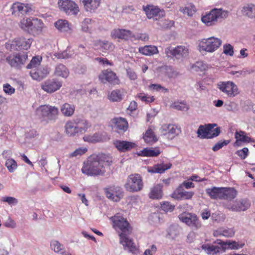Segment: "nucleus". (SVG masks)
Returning a JSON list of instances; mask_svg holds the SVG:
<instances>
[{"instance_id":"nucleus-46","label":"nucleus","mask_w":255,"mask_h":255,"mask_svg":"<svg viewBox=\"0 0 255 255\" xmlns=\"http://www.w3.org/2000/svg\"><path fill=\"white\" fill-rule=\"evenodd\" d=\"M83 140L86 142L95 143L101 141V137L99 133H95L93 135H85L83 136Z\"/></svg>"},{"instance_id":"nucleus-39","label":"nucleus","mask_w":255,"mask_h":255,"mask_svg":"<svg viewBox=\"0 0 255 255\" xmlns=\"http://www.w3.org/2000/svg\"><path fill=\"white\" fill-rule=\"evenodd\" d=\"M75 109V107L74 105L65 103L62 106L61 111L65 116L70 117L73 115Z\"/></svg>"},{"instance_id":"nucleus-51","label":"nucleus","mask_w":255,"mask_h":255,"mask_svg":"<svg viewBox=\"0 0 255 255\" xmlns=\"http://www.w3.org/2000/svg\"><path fill=\"white\" fill-rule=\"evenodd\" d=\"M194 192L191 191H182L178 192V195H175V193L173 194V197L174 198H183L184 199L188 200L192 198L194 195Z\"/></svg>"},{"instance_id":"nucleus-1","label":"nucleus","mask_w":255,"mask_h":255,"mask_svg":"<svg viewBox=\"0 0 255 255\" xmlns=\"http://www.w3.org/2000/svg\"><path fill=\"white\" fill-rule=\"evenodd\" d=\"M110 220L113 222L114 228L121 232L119 234L120 242L123 246L124 249L128 250L133 254H136L138 253V249L132 240L128 236L131 233V228L127 220L119 213L112 217Z\"/></svg>"},{"instance_id":"nucleus-33","label":"nucleus","mask_w":255,"mask_h":255,"mask_svg":"<svg viewBox=\"0 0 255 255\" xmlns=\"http://www.w3.org/2000/svg\"><path fill=\"white\" fill-rule=\"evenodd\" d=\"M160 153V151L158 148H145L139 151L138 155L141 156L155 157L157 156Z\"/></svg>"},{"instance_id":"nucleus-11","label":"nucleus","mask_w":255,"mask_h":255,"mask_svg":"<svg viewBox=\"0 0 255 255\" xmlns=\"http://www.w3.org/2000/svg\"><path fill=\"white\" fill-rule=\"evenodd\" d=\"M59 9L68 15H76L79 12L78 5L72 0H59Z\"/></svg>"},{"instance_id":"nucleus-29","label":"nucleus","mask_w":255,"mask_h":255,"mask_svg":"<svg viewBox=\"0 0 255 255\" xmlns=\"http://www.w3.org/2000/svg\"><path fill=\"white\" fill-rule=\"evenodd\" d=\"M87 11L94 12L100 6L101 0H82Z\"/></svg>"},{"instance_id":"nucleus-17","label":"nucleus","mask_w":255,"mask_h":255,"mask_svg":"<svg viewBox=\"0 0 255 255\" xmlns=\"http://www.w3.org/2000/svg\"><path fill=\"white\" fill-rule=\"evenodd\" d=\"M221 240H217L214 242V244H204L202 246V249L204 250L208 255H215L218 253L225 252V248L223 247Z\"/></svg>"},{"instance_id":"nucleus-32","label":"nucleus","mask_w":255,"mask_h":255,"mask_svg":"<svg viewBox=\"0 0 255 255\" xmlns=\"http://www.w3.org/2000/svg\"><path fill=\"white\" fill-rule=\"evenodd\" d=\"M162 186L160 184H156L152 188L149 194V197L151 199H159L162 197Z\"/></svg>"},{"instance_id":"nucleus-55","label":"nucleus","mask_w":255,"mask_h":255,"mask_svg":"<svg viewBox=\"0 0 255 255\" xmlns=\"http://www.w3.org/2000/svg\"><path fill=\"white\" fill-rule=\"evenodd\" d=\"M223 53L226 55L232 56L234 55V48L231 44L226 43L223 45Z\"/></svg>"},{"instance_id":"nucleus-26","label":"nucleus","mask_w":255,"mask_h":255,"mask_svg":"<svg viewBox=\"0 0 255 255\" xmlns=\"http://www.w3.org/2000/svg\"><path fill=\"white\" fill-rule=\"evenodd\" d=\"M74 121L76 125L77 128L80 132V134L86 132L91 126V123L85 119L78 118L74 120Z\"/></svg>"},{"instance_id":"nucleus-24","label":"nucleus","mask_w":255,"mask_h":255,"mask_svg":"<svg viewBox=\"0 0 255 255\" xmlns=\"http://www.w3.org/2000/svg\"><path fill=\"white\" fill-rule=\"evenodd\" d=\"M125 95V91L123 89L114 90L109 93L108 99L111 102H119L124 98Z\"/></svg>"},{"instance_id":"nucleus-45","label":"nucleus","mask_w":255,"mask_h":255,"mask_svg":"<svg viewBox=\"0 0 255 255\" xmlns=\"http://www.w3.org/2000/svg\"><path fill=\"white\" fill-rule=\"evenodd\" d=\"M210 65L203 61H197L192 65L191 68L196 72L204 71L210 67Z\"/></svg>"},{"instance_id":"nucleus-62","label":"nucleus","mask_w":255,"mask_h":255,"mask_svg":"<svg viewBox=\"0 0 255 255\" xmlns=\"http://www.w3.org/2000/svg\"><path fill=\"white\" fill-rule=\"evenodd\" d=\"M3 91L7 95H11L15 92V89L9 84H4L3 85Z\"/></svg>"},{"instance_id":"nucleus-28","label":"nucleus","mask_w":255,"mask_h":255,"mask_svg":"<svg viewBox=\"0 0 255 255\" xmlns=\"http://www.w3.org/2000/svg\"><path fill=\"white\" fill-rule=\"evenodd\" d=\"M237 195V191L234 188L222 187V200L231 201Z\"/></svg>"},{"instance_id":"nucleus-41","label":"nucleus","mask_w":255,"mask_h":255,"mask_svg":"<svg viewBox=\"0 0 255 255\" xmlns=\"http://www.w3.org/2000/svg\"><path fill=\"white\" fill-rule=\"evenodd\" d=\"M143 139L146 143L149 144H152L157 140L154 132L150 128L146 131L143 136Z\"/></svg>"},{"instance_id":"nucleus-6","label":"nucleus","mask_w":255,"mask_h":255,"mask_svg":"<svg viewBox=\"0 0 255 255\" xmlns=\"http://www.w3.org/2000/svg\"><path fill=\"white\" fill-rule=\"evenodd\" d=\"M216 126V124L200 125L197 131L198 137L201 139H211L218 136L220 134L221 130L220 127L214 129Z\"/></svg>"},{"instance_id":"nucleus-19","label":"nucleus","mask_w":255,"mask_h":255,"mask_svg":"<svg viewBox=\"0 0 255 255\" xmlns=\"http://www.w3.org/2000/svg\"><path fill=\"white\" fill-rule=\"evenodd\" d=\"M61 86V82L56 79L46 80L41 85L42 89L48 93H52L56 91Z\"/></svg>"},{"instance_id":"nucleus-36","label":"nucleus","mask_w":255,"mask_h":255,"mask_svg":"<svg viewBox=\"0 0 255 255\" xmlns=\"http://www.w3.org/2000/svg\"><path fill=\"white\" fill-rule=\"evenodd\" d=\"M139 52L145 55H152L158 53L157 47L153 45H146L139 48Z\"/></svg>"},{"instance_id":"nucleus-52","label":"nucleus","mask_w":255,"mask_h":255,"mask_svg":"<svg viewBox=\"0 0 255 255\" xmlns=\"http://www.w3.org/2000/svg\"><path fill=\"white\" fill-rule=\"evenodd\" d=\"M42 60V57L39 56H34L32 58L30 63L27 65V69L36 68L39 65Z\"/></svg>"},{"instance_id":"nucleus-27","label":"nucleus","mask_w":255,"mask_h":255,"mask_svg":"<svg viewBox=\"0 0 255 255\" xmlns=\"http://www.w3.org/2000/svg\"><path fill=\"white\" fill-rule=\"evenodd\" d=\"M115 128L118 132L126 131L128 128V123L127 120L123 118H116L113 120Z\"/></svg>"},{"instance_id":"nucleus-18","label":"nucleus","mask_w":255,"mask_h":255,"mask_svg":"<svg viewBox=\"0 0 255 255\" xmlns=\"http://www.w3.org/2000/svg\"><path fill=\"white\" fill-rule=\"evenodd\" d=\"M27 57L26 53H18L8 56L6 60L11 67H17L20 65L23 64Z\"/></svg>"},{"instance_id":"nucleus-23","label":"nucleus","mask_w":255,"mask_h":255,"mask_svg":"<svg viewBox=\"0 0 255 255\" xmlns=\"http://www.w3.org/2000/svg\"><path fill=\"white\" fill-rule=\"evenodd\" d=\"M54 25L59 31L62 32L70 33L72 31V25L65 19L58 20L54 23Z\"/></svg>"},{"instance_id":"nucleus-38","label":"nucleus","mask_w":255,"mask_h":255,"mask_svg":"<svg viewBox=\"0 0 255 255\" xmlns=\"http://www.w3.org/2000/svg\"><path fill=\"white\" fill-rule=\"evenodd\" d=\"M69 73L68 69L63 64H58L55 67L54 74L56 76L67 78L69 75Z\"/></svg>"},{"instance_id":"nucleus-43","label":"nucleus","mask_w":255,"mask_h":255,"mask_svg":"<svg viewBox=\"0 0 255 255\" xmlns=\"http://www.w3.org/2000/svg\"><path fill=\"white\" fill-rule=\"evenodd\" d=\"M242 12L250 18H255V5L251 3L244 6Z\"/></svg>"},{"instance_id":"nucleus-4","label":"nucleus","mask_w":255,"mask_h":255,"mask_svg":"<svg viewBox=\"0 0 255 255\" xmlns=\"http://www.w3.org/2000/svg\"><path fill=\"white\" fill-rule=\"evenodd\" d=\"M228 11L221 8H214L209 12L202 15L201 20L207 26H212L216 24L218 19L226 18L228 15Z\"/></svg>"},{"instance_id":"nucleus-59","label":"nucleus","mask_w":255,"mask_h":255,"mask_svg":"<svg viewBox=\"0 0 255 255\" xmlns=\"http://www.w3.org/2000/svg\"><path fill=\"white\" fill-rule=\"evenodd\" d=\"M87 151V148L86 147H80L76 149L75 151L72 152L70 156V157H77L80 156L84 154Z\"/></svg>"},{"instance_id":"nucleus-25","label":"nucleus","mask_w":255,"mask_h":255,"mask_svg":"<svg viewBox=\"0 0 255 255\" xmlns=\"http://www.w3.org/2000/svg\"><path fill=\"white\" fill-rule=\"evenodd\" d=\"M31 27L29 33L33 35H38L41 31L43 26V23L41 19L37 18L32 19Z\"/></svg>"},{"instance_id":"nucleus-49","label":"nucleus","mask_w":255,"mask_h":255,"mask_svg":"<svg viewBox=\"0 0 255 255\" xmlns=\"http://www.w3.org/2000/svg\"><path fill=\"white\" fill-rule=\"evenodd\" d=\"M5 166L9 172H13L17 168V164L15 160L8 158L5 162Z\"/></svg>"},{"instance_id":"nucleus-2","label":"nucleus","mask_w":255,"mask_h":255,"mask_svg":"<svg viewBox=\"0 0 255 255\" xmlns=\"http://www.w3.org/2000/svg\"><path fill=\"white\" fill-rule=\"evenodd\" d=\"M112 163V157L109 154L93 155L84 163L81 171L88 176L103 175L106 172L105 167L110 166Z\"/></svg>"},{"instance_id":"nucleus-37","label":"nucleus","mask_w":255,"mask_h":255,"mask_svg":"<svg viewBox=\"0 0 255 255\" xmlns=\"http://www.w3.org/2000/svg\"><path fill=\"white\" fill-rule=\"evenodd\" d=\"M214 235L216 236H222L227 238L232 237L235 235V231L233 228H222L219 229L214 232Z\"/></svg>"},{"instance_id":"nucleus-64","label":"nucleus","mask_w":255,"mask_h":255,"mask_svg":"<svg viewBox=\"0 0 255 255\" xmlns=\"http://www.w3.org/2000/svg\"><path fill=\"white\" fill-rule=\"evenodd\" d=\"M173 107L176 110L181 111H187L188 110L187 106L183 103H175L173 105Z\"/></svg>"},{"instance_id":"nucleus-58","label":"nucleus","mask_w":255,"mask_h":255,"mask_svg":"<svg viewBox=\"0 0 255 255\" xmlns=\"http://www.w3.org/2000/svg\"><path fill=\"white\" fill-rule=\"evenodd\" d=\"M230 142L228 140H223V141H220L215 144L212 147V150L214 151H217L219 149H221L223 146L227 145Z\"/></svg>"},{"instance_id":"nucleus-8","label":"nucleus","mask_w":255,"mask_h":255,"mask_svg":"<svg viewBox=\"0 0 255 255\" xmlns=\"http://www.w3.org/2000/svg\"><path fill=\"white\" fill-rule=\"evenodd\" d=\"M33 41L32 38L18 37L15 38L11 43H6V48L10 50H28Z\"/></svg>"},{"instance_id":"nucleus-60","label":"nucleus","mask_w":255,"mask_h":255,"mask_svg":"<svg viewBox=\"0 0 255 255\" xmlns=\"http://www.w3.org/2000/svg\"><path fill=\"white\" fill-rule=\"evenodd\" d=\"M236 153L242 159H245L248 156L249 149L247 147H244L242 149L237 150Z\"/></svg>"},{"instance_id":"nucleus-40","label":"nucleus","mask_w":255,"mask_h":255,"mask_svg":"<svg viewBox=\"0 0 255 255\" xmlns=\"http://www.w3.org/2000/svg\"><path fill=\"white\" fill-rule=\"evenodd\" d=\"M23 5L22 3L16 2L12 4L10 11L12 15L19 16L20 14H23Z\"/></svg>"},{"instance_id":"nucleus-12","label":"nucleus","mask_w":255,"mask_h":255,"mask_svg":"<svg viewBox=\"0 0 255 255\" xmlns=\"http://www.w3.org/2000/svg\"><path fill=\"white\" fill-rule=\"evenodd\" d=\"M104 190L107 198L114 202H119L124 197L123 190L119 186L110 185Z\"/></svg>"},{"instance_id":"nucleus-10","label":"nucleus","mask_w":255,"mask_h":255,"mask_svg":"<svg viewBox=\"0 0 255 255\" xmlns=\"http://www.w3.org/2000/svg\"><path fill=\"white\" fill-rule=\"evenodd\" d=\"M217 88L229 97H234L239 94L237 85L233 81H220L217 84Z\"/></svg>"},{"instance_id":"nucleus-22","label":"nucleus","mask_w":255,"mask_h":255,"mask_svg":"<svg viewBox=\"0 0 255 255\" xmlns=\"http://www.w3.org/2000/svg\"><path fill=\"white\" fill-rule=\"evenodd\" d=\"M112 36L115 38L128 40L131 37H135L134 34L129 30L118 29L114 30L111 33Z\"/></svg>"},{"instance_id":"nucleus-48","label":"nucleus","mask_w":255,"mask_h":255,"mask_svg":"<svg viewBox=\"0 0 255 255\" xmlns=\"http://www.w3.org/2000/svg\"><path fill=\"white\" fill-rule=\"evenodd\" d=\"M51 249L54 251L56 253H60L62 251L64 247L63 245L61 244L57 240H52L50 242Z\"/></svg>"},{"instance_id":"nucleus-15","label":"nucleus","mask_w":255,"mask_h":255,"mask_svg":"<svg viewBox=\"0 0 255 255\" xmlns=\"http://www.w3.org/2000/svg\"><path fill=\"white\" fill-rule=\"evenodd\" d=\"M161 133L170 139H173L181 132L180 128L173 124H164L160 128Z\"/></svg>"},{"instance_id":"nucleus-35","label":"nucleus","mask_w":255,"mask_h":255,"mask_svg":"<svg viewBox=\"0 0 255 255\" xmlns=\"http://www.w3.org/2000/svg\"><path fill=\"white\" fill-rule=\"evenodd\" d=\"M65 128L66 133L69 136H74L80 133L74 120L68 122L65 126Z\"/></svg>"},{"instance_id":"nucleus-47","label":"nucleus","mask_w":255,"mask_h":255,"mask_svg":"<svg viewBox=\"0 0 255 255\" xmlns=\"http://www.w3.org/2000/svg\"><path fill=\"white\" fill-rule=\"evenodd\" d=\"M31 23L32 19L30 18H23L20 21L19 26L22 29L29 33Z\"/></svg>"},{"instance_id":"nucleus-44","label":"nucleus","mask_w":255,"mask_h":255,"mask_svg":"<svg viewBox=\"0 0 255 255\" xmlns=\"http://www.w3.org/2000/svg\"><path fill=\"white\" fill-rule=\"evenodd\" d=\"M235 138L237 141H240L244 142H255V140L246 135L245 132L240 130L235 132Z\"/></svg>"},{"instance_id":"nucleus-42","label":"nucleus","mask_w":255,"mask_h":255,"mask_svg":"<svg viewBox=\"0 0 255 255\" xmlns=\"http://www.w3.org/2000/svg\"><path fill=\"white\" fill-rule=\"evenodd\" d=\"M95 46L97 49L103 52H106L112 48V44L111 42L107 40H98L96 42Z\"/></svg>"},{"instance_id":"nucleus-50","label":"nucleus","mask_w":255,"mask_h":255,"mask_svg":"<svg viewBox=\"0 0 255 255\" xmlns=\"http://www.w3.org/2000/svg\"><path fill=\"white\" fill-rule=\"evenodd\" d=\"M179 11L189 16H192L196 11V9L195 6L192 4L187 6L181 7L179 8Z\"/></svg>"},{"instance_id":"nucleus-53","label":"nucleus","mask_w":255,"mask_h":255,"mask_svg":"<svg viewBox=\"0 0 255 255\" xmlns=\"http://www.w3.org/2000/svg\"><path fill=\"white\" fill-rule=\"evenodd\" d=\"M160 207L161 210L165 212H172L174 210L175 206L171 204L168 201L163 202L160 204Z\"/></svg>"},{"instance_id":"nucleus-21","label":"nucleus","mask_w":255,"mask_h":255,"mask_svg":"<svg viewBox=\"0 0 255 255\" xmlns=\"http://www.w3.org/2000/svg\"><path fill=\"white\" fill-rule=\"evenodd\" d=\"M113 144L117 149L121 152H126L131 150L134 148L136 146V144L132 142L121 140H115Z\"/></svg>"},{"instance_id":"nucleus-9","label":"nucleus","mask_w":255,"mask_h":255,"mask_svg":"<svg viewBox=\"0 0 255 255\" xmlns=\"http://www.w3.org/2000/svg\"><path fill=\"white\" fill-rule=\"evenodd\" d=\"M125 187L127 191L130 192H138L143 187L141 177L138 174H131L128 176Z\"/></svg>"},{"instance_id":"nucleus-3","label":"nucleus","mask_w":255,"mask_h":255,"mask_svg":"<svg viewBox=\"0 0 255 255\" xmlns=\"http://www.w3.org/2000/svg\"><path fill=\"white\" fill-rule=\"evenodd\" d=\"M59 113L58 109L49 105H43L36 110V115L41 122L47 124L49 121H55Z\"/></svg>"},{"instance_id":"nucleus-16","label":"nucleus","mask_w":255,"mask_h":255,"mask_svg":"<svg viewBox=\"0 0 255 255\" xmlns=\"http://www.w3.org/2000/svg\"><path fill=\"white\" fill-rule=\"evenodd\" d=\"M251 203L246 199H242L239 201H236L233 204L228 203L225 205V207L233 212H241L246 211L250 208Z\"/></svg>"},{"instance_id":"nucleus-56","label":"nucleus","mask_w":255,"mask_h":255,"mask_svg":"<svg viewBox=\"0 0 255 255\" xmlns=\"http://www.w3.org/2000/svg\"><path fill=\"white\" fill-rule=\"evenodd\" d=\"M137 97L141 101L146 103H150L154 101V98L153 96H147L143 93H140L137 95Z\"/></svg>"},{"instance_id":"nucleus-14","label":"nucleus","mask_w":255,"mask_h":255,"mask_svg":"<svg viewBox=\"0 0 255 255\" xmlns=\"http://www.w3.org/2000/svg\"><path fill=\"white\" fill-rule=\"evenodd\" d=\"M99 78L103 83L107 82L113 85H119L121 82L116 73L110 69L103 70L99 75Z\"/></svg>"},{"instance_id":"nucleus-13","label":"nucleus","mask_w":255,"mask_h":255,"mask_svg":"<svg viewBox=\"0 0 255 255\" xmlns=\"http://www.w3.org/2000/svg\"><path fill=\"white\" fill-rule=\"evenodd\" d=\"M178 218L180 221L192 228L199 229L201 226L199 220L195 214L184 212L180 214Z\"/></svg>"},{"instance_id":"nucleus-63","label":"nucleus","mask_w":255,"mask_h":255,"mask_svg":"<svg viewBox=\"0 0 255 255\" xmlns=\"http://www.w3.org/2000/svg\"><path fill=\"white\" fill-rule=\"evenodd\" d=\"M127 75L130 80H135L137 79L136 73L130 68L126 69Z\"/></svg>"},{"instance_id":"nucleus-34","label":"nucleus","mask_w":255,"mask_h":255,"mask_svg":"<svg viewBox=\"0 0 255 255\" xmlns=\"http://www.w3.org/2000/svg\"><path fill=\"white\" fill-rule=\"evenodd\" d=\"M220 242V243H221L222 244L223 247L225 248V252L227 249L238 250L243 248L245 246L244 243H239L235 241H227L226 242H224L221 240V241Z\"/></svg>"},{"instance_id":"nucleus-5","label":"nucleus","mask_w":255,"mask_h":255,"mask_svg":"<svg viewBox=\"0 0 255 255\" xmlns=\"http://www.w3.org/2000/svg\"><path fill=\"white\" fill-rule=\"evenodd\" d=\"M164 53L166 56L170 59H173L183 61L189 56V49L187 46L178 45L173 48L169 46L165 48Z\"/></svg>"},{"instance_id":"nucleus-20","label":"nucleus","mask_w":255,"mask_h":255,"mask_svg":"<svg viewBox=\"0 0 255 255\" xmlns=\"http://www.w3.org/2000/svg\"><path fill=\"white\" fill-rule=\"evenodd\" d=\"M143 10L145 12L148 19H151L157 15L161 17H163L165 15V12L163 10H161L157 6L153 5L143 6Z\"/></svg>"},{"instance_id":"nucleus-54","label":"nucleus","mask_w":255,"mask_h":255,"mask_svg":"<svg viewBox=\"0 0 255 255\" xmlns=\"http://www.w3.org/2000/svg\"><path fill=\"white\" fill-rule=\"evenodd\" d=\"M177 229H178V228L176 226H174V225L170 226L168 228V229L167 230V236L169 238H175L178 233Z\"/></svg>"},{"instance_id":"nucleus-7","label":"nucleus","mask_w":255,"mask_h":255,"mask_svg":"<svg viewBox=\"0 0 255 255\" xmlns=\"http://www.w3.org/2000/svg\"><path fill=\"white\" fill-rule=\"evenodd\" d=\"M222 43L221 39L214 36L203 38L199 42V50L201 52L205 51L213 53L220 47Z\"/></svg>"},{"instance_id":"nucleus-30","label":"nucleus","mask_w":255,"mask_h":255,"mask_svg":"<svg viewBox=\"0 0 255 255\" xmlns=\"http://www.w3.org/2000/svg\"><path fill=\"white\" fill-rule=\"evenodd\" d=\"M172 164L170 163L167 164H157L148 168V172L151 173H163L165 170L170 169Z\"/></svg>"},{"instance_id":"nucleus-31","label":"nucleus","mask_w":255,"mask_h":255,"mask_svg":"<svg viewBox=\"0 0 255 255\" xmlns=\"http://www.w3.org/2000/svg\"><path fill=\"white\" fill-rule=\"evenodd\" d=\"M206 193L212 199L222 200V187H212L207 188Z\"/></svg>"},{"instance_id":"nucleus-61","label":"nucleus","mask_w":255,"mask_h":255,"mask_svg":"<svg viewBox=\"0 0 255 255\" xmlns=\"http://www.w3.org/2000/svg\"><path fill=\"white\" fill-rule=\"evenodd\" d=\"M91 19L85 18L82 23V29L83 31L87 32L89 31L91 25Z\"/></svg>"},{"instance_id":"nucleus-57","label":"nucleus","mask_w":255,"mask_h":255,"mask_svg":"<svg viewBox=\"0 0 255 255\" xmlns=\"http://www.w3.org/2000/svg\"><path fill=\"white\" fill-rule=\"evenodd\" d=\"M149 88L157 92H161L163 93H167L168 92V89L158 84H151L150 85Z\"/></svg>"}]
</instances>
